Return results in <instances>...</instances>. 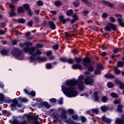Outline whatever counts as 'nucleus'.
<instances>
[{
    "label": "nucleus",
    "mask_w": 124,
    "mask_h": 124,
    "mask_svg": "<svg viewBox=\"0 0 124 124\" xmlns=\"http://www.w3.org/2000/svg\"><path fill=\"white\" fill-rule=\"evenodd\" d=\"M28 121L26 120H23V121L19 122L18 121V124H27Z\"/></svg>",
    "instance_id": "63"
},
{
    "label": "nucleus",
    "mask_w": 124,
    "mask_h": 124,
    "mask_svg": "<svg viewBox=\"0 0 124 124\" xmlns=\"http://www.w3.org/2000/svg\"><path fill=\"white\" fill-rule=\"evenodd\" d=\"M36 4L37 5H39V6H42L43 5V2L41 0H39L37 2H36Z\"/></svg>",
    "instance_id": "59"
},
{
    "label": "nucleus",
    "mask_w": 124,
    "mask_h": 124,
    "mask_svg": "<svg viewBox=\"0 0 124 124\" xmlns=\"http://www.w3.org/2000/svg\"><path fill=\"white\" fill-rule=\"evenodd\" d=\"M94 64V62H92L91 59L89 57L86 56L84 58H83V64L85 66L86 68H88V71L90 72H93V64Z\"/></svg>",
    "instance_id": "2"
},
{
    "label": "nucleus",
    "mask_w": 124,
    "mask_h": 124,
    "mask_svg": "<svg viewBox=\"0 0 124 124\" xmlns=\"http://www.w3.org/2000/svg\"><path fill=\"white\" fill-rule=\"evenodd\" d=\"M36 61H38V62H45L46 61L47 59L46 57H41L40 56H38L36 57Z\"/></svg>",
    "instance_id": "21"
},
{
    "label": "nucleus",
    "mask_w": 124,
    "mask_h": 124,
    "mask_svg": "<svg viewBox=\"0 0 124 124\" xmlns=\"http://www.w3.org/2000/svg\"><path fill=\"white\" fill-rule=\"evenodd\" d=\"M36 48H42L44 46L43 44L39 43L36 44Z\"/></svg>",
    "instance_id": "50"
},
{
    "label": "nucleus",
    "mask_w": 124,
    "mask_h": 124,
    "mask_svg": "<svg viewBox=\"0 0 124 124\" xmlns=\"http://www.w3.org/2000/svg\"><path fill=\"white\" fill-rule=\"evenodd\" d=\"M101 49H102L103 50H107L108 49V46H106L105 44H103L101 46Z\"/></svg>",
    "instance_id": "61"
},
{
    "label": "nucleus",
    "mask_w": 124,
    "mask_h": 124,
    "mask_svg": "<svg viewBox=\"0 0 124 124\" xmlns=\"http://www.w3.org/2000/svg\"><path fill=\"white\" fill-rule=\"evenodd\" d=\"M103 66H98L96 68L95 70H94V75H101V70L100 68H102Z\"/></svg>",
    "instance_id": "12"
},
{
    "label": "nucleus",
    "mask_w": 124,
    "mask_h": 124,
    "mask_svg": "<svg viewBox=\"0 0 124 124\" xmlns=\"http://www.w3.org/2000/svg\"><path fill=\"white\" fill-rule=\"evenodd\" d=\"M9 7L10 8L11 11H16V6L14 5V4H10L9 5Z\"/></svg>",
    "instance_id": "44"
},
{
    "label": "nucleus",
    "mask_w": 124,
    "mask_h": 124,
    "mask_svg": "<svg viewBox=\"0 0 124 124\" xmlns=\"http://www.w3.org/2000/svg\"><path fill=\"white\" fill-rule=\"evenodd\" d=\"M9 17H15L16 16V13L14 10H11L9 13Z\"/></svg>",
    "instance_id": "33"
},
{
    "label": "nucleus",
    "mask_w": 124,
    "mask_h": 124,
    "mask_svg": "<svg viewBox=\"0 0 124 124\" xmlns=\"http://www.w3.org/2000/svg\"><path fill=\"white\" fill-rule=\"evenodd\" d=\"M42 54V52L39 49H38L36 50V53H33L32 54V56L33 57H36L37 55H40Z\"/></svg>",
    "instance_id": "26"
},
{
    "label": "nucleus",
    "mask_w": 124,
    "mask_h": 124,
    "mask_svg": "<svg viewBox=\"0 0 124 124\" xmlns=\"http://www.w3.org/2000/svg\"><path fill=\"white\" fill-rule=\"evenodd\" d=\"M24 116L26 117V119L27 120H28V121H31L38 119V117L37 116H34L32 115H31L30 113L25 114Z\"/></svg>",
    "instance_id": "7"
},
{
    "label": "nucleus",
    "mask_w": 124,
    "mask_h": 124,
    "mask_svg": "<svg viewBox=\"0 0 124 124\" xmlns=\"http://www.w3.org/2000/svg\"><path fill=\"white\" fill-rule=\"evenodd\" d=\"M73 10L70 9L67 11L66 15L67 16H73Z\"/></svg>",
    "instance_id": "29"
},
{
    "label": "nucleus",
    "mask_w": 124,
    "mask_h": 124,
    "mask_svg": "<svg viewBox=\"0 0 124 124\" xmlns=\"http://www.w3.org/2000/svg\"><path fill=\"white\" fill-rule=\"evenodd\" d=\"M115 124H124V119H116Z\"/></svg>",
    "instance_id": "22"
},
{
    "label": "nucleus",
    "mask_w": 124,
    "mask_h": 124,
    "mask_svg": "<svg viewBox=\"0 0 124 124\" xmlns=\"http://www.w3.org/2000/svg\"><path fill=\"white\" fill-rule=\"evenodd\" d=\"M9 49H6L5 48L2 49V50L0 51V53L3 56H7L8 55Z\"/></svg>",
    "instance_id": "14"
},
{
    "label": "nucleus",
    "mask_w": 124,
    "mask_h": 124,
    "mask_svg": "<svg viewBox=\"0 0 124 124\" xmlns=\"http://www.w3.org/2000/svg\"><path fill=\"white\" fill-rule=\"evenodd\" d=\"M25 45V46H32V43L30 42H26L24 43Z\"/></svg>",
    "instance_id": "57"
},
{
    "label": "nucleus",
    "mask_w": 124,
    "mask_h": 124,
    "mask_svg": "<svg viewBox=\"0 0 124 124\" xmlns=\"http://www.w3.org/2000/svg\"><path fill=\"white\" fill-rule=\"evenodd\" d=\"M118 30V27L115 24H113L111 22H109L107 25L106 27H105V31H110L111 30L114 31H117Z\"/></svg>",
    "instance_id": "3"
},
{
    "label": "nucleus",
    "mask_w": 124,
    "mask_h": 124,
    "mask_svg": "<svg viewBox=\"0 0 124 124\" xmlns=\"http://www.w3.org/2000/svg\"><path fill=\"white\" fill-rule=\"evenodd\" d=\"M48 26L50 27V29L52 30H55L56 29V25L55 22L53 21H49L48 22Z\"/></svg>",
    "instance_id": "9"
},
{
    "label": "nucleus",
    "mask_w": 124,
    "mask_h": 124,
    "mask_svg": "<svg viewBox=\"0 0 124 124\" xmlns=\"http://www.w3.org/2000/svg\"><path fill=\"white\" fill-rule=\"evenodd\" d=\"M117 111H118V112L122 113L123 112V106L122 105H119L117 106Z\"/></svg>",
    "instance_id": "35"
},
{
    "label": "nucleus",
    "mask_w": 124,
    "mask_h": 124,
    "mask_svg": "<svg viewBox=\"0 0 124 124\" xmlns=\"http://www.w3.org/2000/svg\"><path fill=\"white\" fill-rule=\"evenodd\" d=\"M52 67V64L50 63H46V68L48 70L51 69Z\"/></svg>",
    "instance_id": "39"
},
{
    "label": "nucleus",
    "mask_w": 124,
    "mask_h": 124,
    "mask_svg": "<svg viewBox=\"0 0 124 124\" xmlns=\"http://www.w3.org/2000/svg\"><path fill=\"white\" fill-rule=\"evenodd\" d=\"M33 124H40L38 119L33 120Z\"/></svg>",
    "instance_id": "64"
},
{
    "label": "nucleus",
    "mask_w": 124,
    "mask_h": 124,
    "mask_svg": "<svg viewBox=\"0 0 124 124\" xmlns=\"http://www.w3.org/2000/svg\"><path fill=\"white\" fill-rule=\"evenodd\" d=\"M30 35H31L30 32H28L25 33V37H26L27 39H29V40L32 39V37H30Z\"/></svg>",
    "instance_id": "31"
},
{
    "label": "nucleus",
    "mask_w": 124,
    "mask_h": 124,
    "mask_svg": "<svg viewBox=\"0 0 124 124\" xmlns=\"http://www.w3.org/2000/svg\"><path fill=\"white\" fill-rule=\"evenodd\" d=\"M99 93L98 92H94L93 97L95 102H98L100 99L98 96Z\"/></svg>",
    "instance_id": "19"
},
{
    "label": "nucleus",
    "mask_w": 124,
    "mask_h": 124,
    "mask_svg": "<svg viewBox=\"0 0 124 124\" xmlns=\"http://www.w3.org/2000/svg\"><path fill=\"white\" fill-rule=\"evenodd\" d=\"M60 116L62 119H67V116H66V111L64 110L63 111H62V113H61Z\"/></svg>",
    "instance_id": "17"
},
{
    "label": "nucleus",
    "mask_w": 124,
    "mask_h": 124,
    "mask_svg": "<svg viewBox=\"0 0 124 124\" xmlns=\"http://www.w3.org/2000/svg\"><path fill=\"white\" fill-rule=\"evenodd\" d=\"M11 103H13L12 104H11V107L14 108H16L17 105L18 104V101L16 98L14 99V100H12V102H11Z\"/></svg>",
    "instance_id": "15"
},
{
    "label": "nucleus",
    "mask_w": 124,
    "mask_h": 124,
    "mask_svg": "<svg viewBox=\"0 0 124 124\" xmlns=\"http://www.w3.org/2000/svg\"><path fill=\"white\" fill-rule=\"evenodd\" d=\"M101 100L104 103H106L108 101V97L106 96H103Z\"/></svg>",
    "instance_id": "52"
},
{
    "label": "nucleus",
    "mask_w": 124,
    "mask_h": 124,
    "mask_svg": "<svg viewBox=\"0 0 124 124\" xmlns=\"http://www.w3.org/2000/svg\"><path fill=\"white\" fill-rule=\"evenodd\" d=\"M81 2H82L84 4H86V5H88L90 7H92L93 6V3H92L90 1H88V0H81Z\"/></svg>",
    "instance_id": "23"
},
{
    "label": "nucleus",
    "mask_w": 124,
    "mask_h": 124,
    "mask_svg": "<svg viewBox=\"0 0 124 124\" xmlns=\"http://www.w3.org/2000/svg\"><path fill=\"white\" fill-rule=\"evenodd\" d=\"M67 58H66V57H62L61 58L59 59V61L64 62V63H66L67 61Z\"/></svg>",
    "instance_id": "40"
},
{
    "label": "nucleus",
    "mask_w": 124,
    "mask_h": 124,
    "mask_svg": "<svg viewBox=\"0 0 124 124\" xmlns=\"http://www.w3.org/2000/svg\"><path fill=\"white\" fill-rule=\"evenodd\" d=\"M72 69H73L74 70H82V67L80 63H76L72 65Z\"/></svg>",
    "instance_id": "11"
},
{
    "label": "nucleus",
    "mask_w": 124,
    "mask_h": 124,
    "mask_svg": "<svg viewBox=\"0 0 124 124\" xmlns=\"http://www.w3.org/2000/svg\"><path fill=\"white\" fill-rule=\"evenodd\" d=\"M11 54L14 55V57H19L22 55V51L18 48H15L11 51Z\"/></svg>",
    "instance_id": "5"
},
{
    "label": "nucleus",
    "mask_w": 124,
    "mask_h": 124,
    "mask_svg": "<svg viewBox=\"0 0 124 124\" xmlns=\"http://www.w3.org/2000/svg\"><path fill=\"white\" fill-rule=\"evenodd\" d=\"M39 106L41 107H42L43 106L45 107L47 109H50V107H51V106H50L47 102H43L40 103Z\"/></svg>",
    "instance_id": "10"
},
{
    "label": "nucleus",
    "mask_w": 124,
    "mask_h": 124,
    "mask_svg": "<svg viewBox=\"0 0 124 124\" xmlns=\"http://www.w3.org/2000/svg\"><path fill=\"white\" fill-rule=\"evenodd\" d=\"M91 111L93 113H95L96 115H98L99 114V109L98 108H92Z\"/></svg>",
    "instance_id": "32"
},
{
    "label": "nucleus",
    "mask_w": 124,
    "mask_h": 124,
    "mask_svg": "<svg viewBox=\"0 0 124 124\" xmlns=\"http://www.w3.org/2000/svg\"><path fill=\"white\" fill-rule=\"evenodd\" d=\"M101 119L107 124H111V120L110 119L107 118L105 116H103Z\"/></svg>",
    "instance_id": "16"
},
{
    "label": "nucleus",
    "mask_w": 124,
    "mask_h": 124,
    "mask_svg": "<svg viewBox=\"0 0 124 124\" xmlns=\"http://www.w3.org/2000/svg\"><path fill=\"white\" fill-rule=\"evenodd\" d=\"M110 96H111L112 97V98H117L119 96L118 94H117L115 93H111L110 94Z\"/></svg>",
    "instance_id": "38"
},
{
    "label": "nucleus",
    "mask_w": 124,
    "mask_h": 124,
    "mask_svg": "<svg viewBox=\"0 0 124 124\" xmlns=\"http://www.w3.org/2000/svg\"><path fill=\"white\" fill-rule=\"evenodd\" d=\"M107 86L108 88H113L114 87V84L111 82H108L107 84Z\"/></svg>",
    "instance_id": "34"
},
{
    "label": "nucleus",
    "mask_w": 124,
    "mask_h": 124,
    "mask_svg": "<svg viewBox=\"0 0 124 124\" xmlns=\"http://www.w3.org/2000/svg\"><path fill=\"white\" fill-rule=\"evenodd\" d=\"M78 28V26L77 24H74L73 25H72V28H70V29H69V30H72L73 29H77V28Z\"/></svg>",
    "instance_id": "45"
},
{
    "label": "nucleus",
    "mask_w": 124,
    "mask_h": 124,
    "mask_svg": "<svg viewBox=\"0 0 124 124\" xmlns=\"http://www.w3.org/2000/svg\"><path fill=\"white\" fill-rule=\"evenodd\" d=\"M109 21H111V22L114 23L116 22V18H115L113 16H111L109 17Z\"/></svg>",
    "instance_id": "60"
},
{
    "label": "nucleus",
    "mask_w": 124,
    "mask_h": 124,
    "mask_svg": "<svg viewBox=\"0 0 124 124\" xmlns=\"http://www.w3.org/2000/svg\"><path fill=\"white\" fill-rule=\"evenodd\" d=\"M49 101H50V103H55L57 102V99L55 98H52L51 99H49Z\"/></svg>",
    "instance_id": "56"
},
{
    "label": "nucleus",
    "mask_w": 124,
    "mask_h": 124,
    "mask_svg": "<svg viewBox=\"0 0 124 124\" xmlns=\"http://www.w3.org/2000/svg\"><path fill=\"white\" fill-rule=\"evenodd\" d=\"M35 56H33L32 55V56L30 57V62H34L35 60H37V58L34 57Z\"/></svg>",
    "instance_id": "51"
},
{
    "label": "nucleus",
    "mask_w": 124,
    "mask_h": 124,
    "mask_svg": "<svg viewBox=\"0 0 124 124\" xmlns=\"http://www.w3.org/2000/svg\"><path fill=\"white\" fill-rule=\"evenodd\" d=\"M63 99L62 97H61L59 98V100H58V105H62L63 104Z\"/></svg>",
    "instance_id": "48"
},
{
    "label": "nucleus",
    "mask_w": 124,
    "mask_h": 124,
    "mask_svg": "<svg viewBox=\"0 0 124 124\" xmlns=\"http://www.w3.org/2000/svg\"><path fill=\"white\" fill-rule=\"evenodd\" d=\"M59 45L56 44L55 45H54L53 46H52V48H53V49L54 50H57L59 49Z\"/></svg>",
    "instance_id": "62"
},
{
    "label": "nucleus",
    "mask_w": 124,
    "mask_h": 124,
    "mask_svg": "<svg viewBox=\"0 0 124 124\" xmlns=\"http://www.w3.org/2000/svg\"><path fill=\"white\" fill-rule=\"evenodd\" d=\"M104 78H106L114 79L115 76L111 73H107L104 75Z\"/></svg>",
    "instance_id": "13"
},
{
    "label": "nucleus",
    "mask_w": 124,
    "mask_h": 124,
    "mask_svg": "<svg viewBox=\"0 0 124 124\" xmlns=\"http://www.w3.org/2000/svg\"><path fill=\"white\" fill-rule=\"evenodd\" d=\"M17 21L18 23L21 24H24L25 23V20L23 18H19Z\"/></svg>",
    "instance_id": "49"
},
{
    "label": "nucleus",
    "mask_w": 124,
    "mask_h": 124,
    "mask_svg": "<svg viewBox=\"0 0 124 124\" xmlns=\"http://www.w3.org/2000/svg\"><path fill=\"white\" fill-rule=\"evenodd\" d=\"M26 11L28 14V15H29V16H32V15H33V13L32 12L31 9L30 8L28 9V10H27Z\"/></svg>",
    "instance_id": "43"
},
{
    "label": "nucleus",
    "mask_w": 124,
    "mask_h": 124,
    "mask_svg": "<svg viewBox=\"0 0 124 124\" xmlns=\"http://www.w3.org/2000/svg\"><path fill=\"white\" fill-rule=\"evenodd\" d=\"M3 101H5V103L10 104L12 102L13 100L10 99L9 97H7L4 98Z\"/></svg>",
    "instance_id": "36"
},
{
    "label": "nucleus",
    "mask_w": 124,
    "mask_h": 124,
    "mask_svg": "<svg viewBox=\"0 0 124 124\" xmlns=\"http://www.w3.org/2000/svg\"><path fill=\"white\" fill-rule=\"evenodd\" d=\"M65 123H66L67 124H77V123H75L73 120H70V119H67L65 120Z\"/></svg>",
    "instance_id": "28"
},
{
    "label": "nucleus",
    "mask_w": 124,
    "mask_h": 124,
    "mask_svg": "<svg viewBox=\"0 0 124 124\" xmlns=\"http://www.w3.org/2000/svg\"><path fill=\"white\" fill-rule=\"evenodd\" d=\"M4 99V95L3 93H0V101H3Z\"/></svg>",
    "instance_id": "58"
},
{
    "label": "nucleus",
    "mask_w": 124,
    "mask_h": 124,
    "mask_svg": "<svg viewBox=\"0 0 124 124\" xmlns=\"http://www.w3.org/2000/svg\"><path fill=\"white\" fill-rule=\"evenodd\" d=\"M124 66V62L119 61L117 62V67H123Z\"/></svg>",
    "instance_id": "30"
},
{
    "label": "nucleus",
    "mask_w": 124,
    "mask_h": 124,
    "mask_svg": "<svg viewBox=\"0 0 124 124\" xmlns=\"http://www.w3.org/2000/svg\"><path fill=\"white\" fill-rule=\"evenodd\" d=\"M54 5L57 7L61 6L62 5V4L61 3V1L60 0H57L55 2H54Z\"/></svg>",
    "instance_id": "37"
},
{
    "label": "nucleus",
    "mask_w": 124,
    "mask_h": 124,
    "mask_svg": "<svg viewBox=\"0 0 124 124\" xmlns=\"http://www.w3.org/2000/svg\"><path fill=\"white\" fill-rule=\"evenodd\" d=\"M27 94H28L29 95H31L32 97H35L36 95V93L35 91H31L30 93H28Z\"/></svg>",
    "instance_id": "47"
},
{
    "label": "nucleus",
    "mask_w": 124,
    "mask_h": 124,
    "mask_svg": "<svg viewBox=\"0 0 124 124\" xmlns=\"http://www.w3.org/2000/svg\"><path fill=\"white\" fill-rule=\"evenodd\" d=\"M82 60L83 62V59H82V58L79 57H75L74 58V62L79 64L81 62H82Z\"/></svg>",
    "instance_id": "25"
},
{
    "label": "nucleus",
    "mask_w": 124,
    "mask_h": 124,
    "mask_svg": "<svg viewBox=\"0 0 124 124\" xmlns=\"http://www.w3.org/2000/svg\"><path fill=\"white\" fill-rule=\"evenodd\" d=\"M74 60H73V59H67L66 62H68V63H69L70 64H72L74 63Z\"/></svg>",
    "instance_id": "53"
},
{
    "label": "nucleus",
    "mask_w": 124,
    "mask_h": 124,
    "mask_svg": "<svg viewBox=\"0 0 124 124\" xmlns=\"http://www.w3.org/2000/svg\"><path fill=\"white\" fill-rule=\"evenodd\" d=\"M123 20L122 18L118 17L117 18V22H118L119 26L122 28H124V22H123Z\"/></svg>",
    "instance_id": "18"
},
{
    "label": "nucleus",
    "mask_w": 124,
    "mask_h": 124,
    "mask_svg": "<svg viewBox=\"0 0 124 124\" xmlns=\"http://www.w3.org/2000/svg\"><path fill=\"white\" fill-rule=\"evenodd\" d=\"M68 113L70 115H73L75 113V110L73 109H69L68 110Z\"/></svg>",
    "instance_id": "55"
},
{
    "label": "nucleus",
    "mask_w": 124,
    "mask_h": 124,
    "mask_svg": "<svg viewBox=\"0 0 124 124\" xmlns=\"http://www.w3.org/2000/svg\"><path fill=\"white\" fill-rule=\"evenodd\" d=\"M102 4H106L107 6H108L109 7L112 8L113 7V4L109 3V2L106 1V0H102L101 1Z\"/></svg>",
    "instance_id": "20"
},
{
    "label": "nucleus",
    "mask_w": 124,
    "mask_h": 124,
    "mask_svg": "<svg viewBox=\"0 0 124 124\" xmlns=\"http://www.w3.org/2000/svg\"><path fill=\"white\" fill-rule=\"evenodd\" d=\"M18 100H21V101L22 102H25L26 103L27 102H28V100L26 98H21V97H19L18 98Z\"/></svg>",
    "instance_id": "46"
},
{
    "label": "nucleus",
    "mask_w": 124,
    "mask_h": 124,
    "mask_svg": "<svg viewBox=\"0 0 124 124\" xmlns=\"http://www.w3.org/2000/svg\"><path fill=\"white\" fill-rule=\"evenodd\" d=\"M85 84L86 85H90L93 86L94 83L93 79L90 76H86V79L84 80Z\"/></svg>",
    "instance_id": "6"
},
{
    "label": "nucleus",
    "mask_w": 124,
    "mask_h": 124,
    "mask_svg": "<svg viewBox=\"0 0 124 124\" xmlns=\"http://www.w3.org/2000/svg\"><path fill=\"white\" fill-rule=\"evenodd\" d=\"M114 73L116 75H120L121 73H122V71H121L120 70H119L118 69H115L114 70Z\"/></svg>",
    "instance_id": "41"
},
{
    "label": "nucleus",
    "mask_w": 124,
    "mask_h": 124,
    "mask_svg": "<svg viewBox=\"0 0 124 124\" xmlns=\"http://www.w3.org/2000/svg\"><path fill=\"white\" fill-rule=\"evenodd\" d=\"M30 8L29 4H24L23 7L18 6L17 9V13L18 14L25 13V11L28 10Z\"/></svg>",
    "instance_id": "4"
},
{
    "label": "nucleus",
    "mask_w": 124,
    "mask_h": 124,
    "mask_svg": "<svg viewBox=\"0 0 124 124\" xmlns=\"http://www.w3.org/2000/svg\"><path fill=\"white\" fill-rule=\"evenodd\" d=\"M72 119L74 120H78V116L77 115L74 114L72 115Z\"/></svg>",
    "instance_id": "54"
},
{
    "label": "nucleus",
    "mask_w": 124,
    "mask_h": 124,
    "mask_svg": "<svg viewBox=\"0 0 124 124\" xmlns=\"http://www.w3.org/2000/svg\"><path fill=\"white\" fill-rule=\"evenodd\" d=\"M58 19H59V22H62L63 24H65L67 21H70L69 18H64V16L62 15L59 16Z\"/></svg>",
    "instance_id": "8"
},
{
    "label": "nucleus",
    "mask_w": 124,
    "mask_h": 124,
    "mask_svg": "<svg viewBox=\"0 0 124 124\" xmlns=\"http://www.w3.org/2000/svg\"><path fill=\"white\" fill-rule=\"evenodd\" d=\"M100 109L101 110V111H102L104 113H105L108 110V108L107 106H102L101 107Z\"/></svg>",
    "instance_id": "27"
},
{
    "label": "nucleus",
    "mask_w": 124,
    "mask_h": 124,
    "mask_svg": "<svg viewBox=\"0 0 124 124\" xmlns=\"http://www.w3.org/2000/svg\"><path fill=\"white\" fill-rule=\"evenodd\" d=\"M78 86L79 90L82 91L85 88L84 82L82 81L77 80L75 79H72L66 80L65 82V86L62 85L61 88L63 93L69 98L75 97L78 94V92L76 90L75 86Z\"/></svg>",
    "instance_id": "1"
},
{
    "label": "nucleus",
    "mask_w": 124,
    "mask_h": 124,
    "mask_svg": "<svg viewBox=\"0 0 124 124\" xmlns=\"http://www.w3.org/2000/svg\"><path fill=\"white\" fill-rule=\"evenodd\" d=\"M74 7L75 8L78 7L80 5V1L79 0H76L73 3Z\"/></svg>",
    "instance_id": "24"
},
{
    "label": "nucleus",
    "mask_w": 124,
    "mask_h": 124,
    "mask_svg": "<svg viewBox=\"0 0 124 124\" xmlns=\"http://www.w3.org/2000/svg\"><path fill=\"white\" fill-rule=\"evenodd\" d=\"M35 51V48L34 47H31V48L29 50V54H32Z\"/></svg>",
    "instance_id": "42"
}]
</instances>
